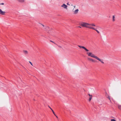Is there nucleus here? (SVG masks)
Instances as JSON below:
<instances>
[{
  "instance_id": "nucleus-23",
  "label": "nucleus",
  "mask_w": 121,
  "mask_h": 121,
  "mask_svg": "<svg viewBox=\"0 0 121 121\" xmlns=\"http://www.w3.org/2000/svg\"><path fill=\"white\" fill-rule=\"evenodd\" d=\"M88 95L90 96V97L91 96H92L90 94H89Z\"/></svg>"
},
{
  "instance_id": "nucleus-3",
  "label": "nucleus",
  "mask_w": 121,
  "mask_h": 121,
  "mask_svg": "<svg viewBox=\"0 0 121 121\" xmlns=\"http://www.w3.org/2000/svg\"><path fill=\"white\" fill-rule=\"evenodd\" d=\"M95 59L97 60H98L99 61H100L101 63L102 64H104V62H103V59H101L99 58V57H98L97 56L96 58Z\"/></svg>"
},
{
  "instance_id": "nucleus-29",
  "label": "nucleus",
  "mask_w": 121,
  "mask_h": 121,
  "mask_svg": "<svg viewBox=\"0 0 121 121\" xmlns=\"http://www.w3.org/2000/svg\"><path fill=\"white\" fill-rule=\"evenodd\" d=\"M74 8H75V6H74Z\"/></svg>"
},
{
  "instance_id": "nucleus-25",
  "label": "nucleus",
  "mask_w": 121,
  "mask_h": 121,
  "mask_svg": "<svg viewBox=\"0 0 121 121\" xmlns=\"http://www.w3.org/2000/svg\"><path fill=\"white\" fill-rule=\"evenodd\" d=\"M41 25H42V26L43 27H44V26L43 24H41Z\"/></svg>"
},
{
  "instance_id": "nucleus-22",
  "label": "nucleus",
  "mask_w": 121,
  "mask_h": 121,
  "mask_svg": "<svg viewBox=\"0 0 121 121\" xmlns=\"http://www.w3.org/2000/svg\"><path fill=\"white\" fill-rule=\"evenodd\" d=\"M108 99H109V100H110V98L108 96Z\"/></svg>"
},
{
  "instance_id": "nucleus-12",
  "label": "nucleus",
  "mask_w": 121,
  "mask_h": 121,
  "mask_svg": "<svg viewBox=\"0 0 121 121\" xmlns=\"http://www.w3.org/2000/svg\"><path fill=\"white\" fill-rule=\"evenodd\" d=\"M115 17L114 15H113L112 16V20L113 21H115Z\"/></svg>"
},
{
  "instance_id": "nucleus-13",
  "label": "nucleus",
  "mask_w": 121,
  "mask_h": 121,
  "mask_svg": "<svg viewBox=\"0 0 121 121\" xmlns=\"http://www.w3.org/2000/svg\"><path fill=\"white\" fill-rule=\"evenodd\" d=\"M84 49L86 52H88L89 51V50L87 49L85 47H84Z\"/></svg>"
},
{
  "instance_id": "nucleus-24",
  "label": "nucleus",
  "mask_w": 121,
  "mask_h": 121,
  "mask_svg": "<svg viewBox=\"0 0 121 121\" xmlns=\"http://www.w3.org/2000/svg\"><path fill=\"white\" fill-rule=\"evenodd\" d=\"M48 107L51 110V109H52L49 106H48Z\"/></svg>"
},
{
  "instance_id": "nucleus-2",
  "label": "nucleus",
  "mask_w": 121,
  "mask_h": 121,
  "mask_svg": "<svg viewBox=\"0 0 121 121\" xmlns=\"http://www.w3.org/2000/svg\"><path fill=\"white\" fill-rule=\"evenodd\" d=\"M86 54L89 56H90L95 59L97 56L91 52H87Z\"/></svg>"
},
{
  "instance_id": "nucleus-15",
  "label": "nucleus",
  "mask_w": 121,
  "mask_h": 121,
  "mask_svg": "<svg viewBox=\"0 0 121 121\" xmlns=\"http://www.w3.org/2000/svg\"><path fill=\"white\" fill-rule=\"evenodd\" d=\"M97 27L99 30H100V29H102V28L100 26H97Z\"/></svg>"
},
{
  "instance_id": "nucleus-20",
  "label": "nucleus",
  "mask_w": 121,
  "mask_h": 121,
  "mask_svg": "<svg viewBox=\"0 0 121 121\" xmlns=\"http://www.w3.org/2000/svg\"><path fill=\"white\" fill-rule=\"evenodd\" d=\"M50 41L51 42L53 43H54V44H56V43L54 42H53V41H52V40H50Z\"/></svg>"
},
{
  "instance_id": "nucleus-16",
  "label": "nucleus",
  "mask_w": 121,
  "mask_h": 121,
  "mask_svg": "<svg viewBox=\"0 0 121 121\" xmlns=\"http://www.w3.org/2000/svg\"><path fill=\"white\" fill-rule=\"evenodd\" d=\"M118 108L121 110V105H119L118 106Z\"/></svg>"
},
{
  "instance_id": "nucleus-7",
  "label": "nucleus",
  "mask_w": 121,
  "mask_h": 121,
  "mask_svg": "<svg viewBox=\"0 0 121 121\" xmlns=\"http://www.w3.org/2000/svg\"><path fill=\"white\" fill-rule=\"evenodd\" d=\"M18 2L22 3H23L25 2L26 0H17Z\"/></svg>"
},
{
  "instance_id": "nucleus-18",
  "label": "nucleus",
  "mask_w": 121,
  "mask_h": 121,
  "mask_svg": "<svg viewBox=\"0 0 121 121\" xmlns=\"http://www.w3.org/2000/svg\"><path fill=\"white\" fill-rule=\"evenodd\" d=\"M111 121H116V120H115L114 119H111Z\"/></svg>"
},
{
  "instance_id": "nucleus-1",
  "label": "nucleus",
  "mask_w": 121,
  "mask_h": 121,
  "mask_svg": "<svg viewBox=\"0 0 121 121\" xmlns=\"http://www.w3.org/2000/svg\"><path fill=\"white\" fill-rule=\"evenodd\" d=\"M80 25L82 26L88 28L95 30L99 34L100 33V32L96 29L91 26H95V25L93 23L89 24L85 22H82L80 23Z\"/></svg>"
},
{
  "instance_id": "nucleus-21",
  "label": "nucleus",
  "mask_w": 121,
  "mask_h": 121,
  "mask_svg": "<svg viewBox=\"0 0 121 121\" xmlns=\"http://www.w3.org/2000/svg\"><path fill=\"white\" fill-rule=\"evenodd\" d=\"M0 4L2 5H4V3H2L1 4L0 3Z\"/></svg>"
},
{
  "instance_id": "nucleus-8",
  "label": "nucleus",
  "mask_w": 121,
  "mask_h": 121,
  "mask_svg": "<svg viewBox=\"0 0 121 121\" xmlns=\"http://www.w3.org/2000/svg\"><path fill=\"white\" fill-rule=\"evenodd\" d=\"M88 59L90 61H91L92 62H94V60L92 58H88Z\"/></svg>"
},
{
  "instance_id": "nucleus-26",
  "label": "nucleus",
  "mask_w": 121,
  "mask_h": 121,
  "mask_svg": "<svg viewBox=\"0 0 121 121\" xmlns=\"http://www.w3.org/2000/svg\"><path fill=\"white\" fill-rule=\"evenodd\" d=\"M78 27H79V28H81V27L80 26H78Z\"/></svg>"
},
{
  "instance_id": "nucleus-27",
  "label": "nucleus",
  "mask_w": 121,
  "mask_h": 121,
  "mask_svg": "<svg viewBox=\"0 0 121 121\" xmlns=\"http://www.w3.org/2000/svg\"><path fill=\"white\" fill-rule=\"evenodd\" d=\"M58 47H60V48H61V46H58Z\"/></svg>"
},
{
  "instance_id": "nucleus-6",
  "label": "nucleus",
  "mask_w": 121,
  "mask_h": 121,
  "mask_svg": "<svg viewBox=\"0 0 121 121\" xmlns=\"http://www.w3.org/2000/svg\"><path fill=\"white\" fill-rule=\"evenodd\" d=\"M5 12L4 11H3L2 10L0 9V14L2 15H4L5 14Z\"/></svg>"
},
{
  "instance_id": "nucleus-10",
  "label": "nucleus",
  "mask_w": 121,
  "mask_h": 121,
  "mask_svg": "<svg viewBox=\"0 0 121 121\" xmlns=\"http://www.w3.org/2000/svg\"><path fill=\"white\" fill-rule=\"evenodd\" d=\"M23 52L24 53L25 55L27 54L28 53V52L26 50H24L23 51Z\"/></svg>"
},
{
  "instance_id": "nucleus-9",
  "label": "nucleus",
  "mask_w": 121,
  "mask_h": 121,
  "mask_svg": "<svg viewBox=\"0 0 121 121\" xmlns=\"http://www.w3.org/2000/svg\"><path fill=\"white\" fill-rule=\"evenodd\" d=\"M49 27L48 26H45L44 28V30L45 31H47L48 30V29Z\"/></svg>"
},
{
  "instance_id": "nucleus-14",
  "label": "nucleus",
  "mask_w": 121,
  "mask_h": 121,
  "mask_svg": "<svg viewBox=\"0 0 121 121\" xmlns=\"http://www.w3.org/2000/svg\"><path fill=\"white\" fill-rule=\"evenodd\" d=\"M92 96H91L89 98V101H91V99L92 98Z\"/></svg>"
},
{
  "instance_id": "nucleus-17",
  "label": "nucleus",
  "mask_w": 121,
  "mask_h": 121,
  "mask_svg": "<svg viewBox=\"0 0 121 121\" xmlns=\"http://www.w3.org/2000/svg\"><path fill=\"white\" fill-rule=\"evenodd\" d=\"M51 110H52V111L53 113L55 115V116H56V115H55V113L52 110V109H51Z\"/></svg>"
},
{
  "instance_id": "nucleus-28",
  "label": "nucleus",
  "mask_w": 121,
  "mask_h": 121,
  "mask_svg": "<svg viewBox=\"0 0 121 121\" xmlns=\"http://www.w3.org/2000/svg\"><path fill=\"white\" fill-rule=\"evenodd\" d=\"M67 4H68V5H70V4H69V3H67Z\"/></svg>"
},
{
  "instance_id": "nucleus-11",
  "label": "nucleus",
  "mask_w": 121,
  "mask_h": 121,
  "mask_svg": "<svg viewBox=\"0 0 121 121\" xmlns=\"http://www.w3.org/2000/svg\"><path fill=\"white\" fill-rule=\"evenodd\" d=\"M78 46L80 48H82L83 49H84V46H82L80 45H78Z\"/></svg>"
},
{
  "instance_id": "nucleus-4",
  "label": "nucleus",
  "mask_w": 121,
  "mask_h": 121,
  "mask_svg": "<svg viewBox=\"0 0 121 121\" xmlns=\"http://www.w3.org/2000/svg\"><path fill=\"white\" fill-rule=\"evenodd\" d=\"M61 6L65 9H67V6L65 4H63Z\"/></svg>"
},
{
  "instance_id": "nucleus-19",
  "label": "nucleus",
  "mask_w": 121,
  "mask_h": 121,
  "mask_svg": "<svg viewBox=\"0 0 121 121\" xmlns=\"http://www.w3.org/2000/svg\"><path fill=\"white\" fill-rule=\"evenodd\" d=\"M29 62L33 66V64H32V63L30 61H29Z\"/></svg>"
},
{
  "instance_id": "nucleus-30",
  "label": "nucleus",
  "mask_w": 121,
  "mask_h": 121,
  "mask_svg": "<svg viewBox=\"0 0 121 121\" xmlns=\"http://www.w3.org/2000/svg\"><path fill=\"white\" fill-rule=\"evenodd\" d=\"M56 116V117L57 118V116Z\"/></svg>"
},
{
  "instance_id": "nucleus-5",
  "label": "nucleus",
  "mask_w": 121,
  "mask_h": 121,
  "mask_svg": "<svg viewBox=\"0 0 121 121\" xmlns=\"http://www.w3.org/2000/svg\"><path fill=\"white\" fill-rule=\"evenodd\" d=\"M79 11L78 9H77L74 11H73V14H76L78 13Z\"/></svg>"
}]
</instances>
